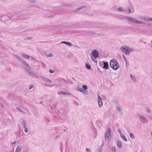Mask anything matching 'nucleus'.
Here are the masks:
<instances>
[{
    "mask_svg": "<svg viewBox=\"0 0 152 152\" xmlns=\"http://www.w3.org/2000/svg\"><path fill=\"white\" fill-rule=\"evenodd\" d=\"M110 65L114 70H117L119 67V65L117 60L114 58L112 59L110 61Z\"/></svg>",
    "mask_w": 152,
    "mask_h": 152,
    "instance_id": "nucleus-1",
    "label": "nucleus"
},
{
    "mask_svg": "<svg viewBox=\"0 0 152 152\" xmlns=\"http://www.w3.org/2000/svg\"><path fill=\"white\" fill-rule=\"evenodd\" d=\"M120 50L124 53V54L127 55H129V53L134 51L133 49L127 46H124L121 47L120 48Z\"/></svg>",
    "mask_w": 152,
    "mask_h": 152,
    "instance_id": "nucleus-2",
    "label": "nucleus"
},
{
    "mask_svg": "<svg viewBox=\"0 0 152 152\" xmlns=\"http://www.w3.org/2000/svg\"><path fill=\"white\" fill-rule=\"evenodd\" d=\"M123 18L126 19L128 21H130L132 22L138 24H146V23L142 21H139L135 18H132L131 17L127 16H124Z\"/></svg>",
    "mask_w": 152,
    "mask_h": 152,
    "instance_id": "nucleus-3",
    "label": "nucleus"
},
{
    "mask_svg": "<svg viewBox=\"0 0 152 152\" xmlns=\"http://www.w3.org/2000/svg\"><path fill=\"white\" fill-rule=\"evenodd\" d=\"M111 130L110 129H108L106 132L105 138L106 140H108V141H110L111 139V135H110V132Z\"/></svg>",
    "mask_w": 152,
    "mask_h": 152,
    "instance_id": "nucleus-4",
    "label": "nucleus"
},
{
    "mask_svg": "<svg viewBox=\"0 0 152 152\" xmlns=\"http://www.w3.org/2000/svg\"><path fill=\"white\" fill-rule=\"evenodd\" d=\"M100 66L104 69H108L109 64L107 62L101 61L100 62Z\"/></svg>",
    "mask_w": 152,
    "mask_h": 152,
    "instance_id": "nucleus-5",
    "label": "nucleus"
},
{
    "mask_svg": "<svg viewBox=\"0 0 152 152\" xmlns=\"http://www.w3.org/2000/svg\"><path fill=\"white\" fill-rule=\"evenodd\" d=\"M14 56L20 62L23 63L24 64L27 66L30 69L31 68L29 66L28 64L26 61H25L21 58L16 55H14Z\"/></svg>",
    "mask_w": 152,
    "mask_h": 152,
    "instance_id": "nucleus-6",
    "label": "nucleus"
},
{
    "mask_svg": "<svg viewBox=\"0 0 152 152\" xmlns=\"http://www.w3.org/2000/svg\"><path fill=\"white\" fill-rule=\"evenodd\" d=\"M91 55L94 59H96L99 56V53L97 50H94L92 52Z\"/></svg>",
    "mask_w": 152,
    "mask_h": 152,
    "instance_id": "nucleus-7",
    "label": "nucleus"
},
{
    "mask_svg": "<svg viewBox=\"0 0 152 152\" xmlns=\"http://www.w3.org/2000/svg\"><path fill=\"white\" fill-rule=\"evenodd\" d=\"M139 120L142 123H146L148 122V120L143 115L140 116Z\"/></svg>",
    "mask_w": 152,
    "mask_h": 152,
    "instance_id": "nucleus-8",
    "label": "nucleus"
},
{
    "mask_svg": "<svg viewBox=\"0 0 152 152\" xmlns=\"http://www.w3.org/2000/svg\"><path fill=\"white\" fill-rule=\"evenodd\" d=\"M77 90L78 91H80L85 94H88V92L87 91L81 88L78 87Z\"/></svg>",
    "mask_w": 152,
    "mask_h": 152,
    "instance_id": "nucleus-9",
    "label": "nucleus"
},
{
    "mask_svg": "<svg viewBox=\"0 0 152 152\" xmlns=\"http://www.w3.org/2000/svg\"><path fill=\"white\" fill-rule=\"evenodd\" d=\"M41 78L44 81H46V82H48L49 83H52V81L51 80L49 79L48 78H46L44 76H41Z\"/></svg>",
    "mask_w": 152,
    "mask_h": 152,
    "instance_id": "nucleus-10",
    "label": "nucleus"
},
{
    "mask_svg": "<svg viewBox=\"0 0 152 152\" xmlns=\"http://www.w3.org/2000/svg\"><path fill=\"white\" fill-rule=\"evenodd\" d=\"M21 124L23 128L28 127L26 125V121L25 120H22Z\"/></svg>",
    "mask_w": 152,
    "mask_h": 152,
    "instance_id": "nucleus-11",
    "label": "nucleus"
},
{
    "mask_svg": "<svg viewBox=\"0 0 152 152\" xmlns=\"http://www.w3.org/2000/svg\"><path fill=\"white\" fill-rule=\"evenodd\" d=\"M21 147L20 146H18L16 148L15 152H21Z\"/></svg>",
    "mask_w": 152,
    "mask_h": 152,
    "instance_id": "nucleus-12",
    "label": "nucleus"
},
{
    "mask_svg": "<svg viewBox=\"0 0 152 152\" xmlns=\"http://www.w3.org/2000/svg\"><path fill=\"white\" fill-rule=\"evenodd\" d=\"M59 94H65V95H67L69 96H70L72 95V94L70 93H69L66 92H64L63 91H60L59 92Z\"/></svg>",
    "mask_w": 152,
    "mask_h": 152,
    "instance_id": "nucleus-13",
    "label": "nucleus"
},
{
    "mask_svg": "<svg viewBox=\"0 0 152 152\" xmlns=\"http://www.w3.org/2000/svg\"><path fill=\"white\" fill-rule=\"evenodd\" d=\"M27 70V72L28 73V74L30 76H32L33 77L34 76V75L35 74L33 72H30L28 70L26 69Z\"/></svg>",
    "mask_w": 152,
    "mask_h": 152,
    "instance_id": "nucleus-14",
    "label": "nucleus"
},
{
    "mask_svg": "<svg viewBox=\"0 0 152 152\" xmlns=\"http://www.w3.org/2000/svg\"><path fill=\"white\" fill-rule=\"evenodd\" d=\"M45 54L46 56L48 57H52L53 56V54L49 52L46 53Z\"/></svg>",
    "mask_w": 152,
    "mask_h": 152,
    "instance_id": "nucleus-15",
    "label": "nucleus"
},
{
    "mask_svg": "<svg viewBox=\"0 0 152 152\" xmlns=\"http://www.w3.org/2000/svg\"><path fill=\"white\" fill-rule=\"evenodd\" d=\"M117 145L118 147L119 148H121L122 147V145L121 141H118L117 142Z\"/></svg>",
    "mask_w": 152,
    "mask_h": 152,
    "instance_id": "nucleus-16",
    "label": "nucleus"
},
{
    "mask_svg": "<svg viewBox=\"0 0 152 152\" xmlns=\"http://www.w3.org/2000/svg\"><path fill=\"white\" fill-rule=\"evenodd\" d=\"M117 10L119 11L124 12L126 10L123 9L122 7H120L117 9Z\"/></svg>",
    "mask_w": 152,
    "mask_h": 152,
    "instance_id": "nucleus-17",
    "label": "nucleus"
},
{
    "mask_svg": "<svg viewBox=\"0 0 152 152\" xmlns=\"http://www.w3.org/2000/svg\"><path fill=\"white\" fill-rule=\"evenodd\" d=\"M103 145H102L100 147L97 149V152H101L103 149Z\"/></svg>",
    "mask_w": 152,
    "mask_h": 152,
    "instance_id": "nucleus-18",
    "label": "nucleus"
},
{
    "mask_svg": "<svg viewBox=\"0 0 152 152\" xmlns=\"http://www.w3.org/2000/svg\"><path fill=\"white\" fill-rule=\"evenodd\" d=\"M86 68L90 70L91 69V66L90 64H89L88 63H86Z\"/></svg>",
    "mask_w": 152,
    "mask_h": 152,
    "instance_id": "nucleus-19",
    "label": "nucleus"
},
{
    "mask_svg": "<svg viewBox=\"0 0 152 152\" xmlns=\"http://www.w3.org/2000/svg\"><path fill=\"white\" fill-rule=\"evenodd\" d=\"M122 138L125 141H127V139L126 138V137L123 134H121V135H120Z\"/></svg>",
    "mask_w": 152,
    "mask_h": 152,
    "instance_id": "nucleus-20",
    "label": "nucleus"
},
{
    "mask_svg": "<svg viewBox=\"0 0 152 152\" xmlns=\"http://www.w3.org/2000/svg\"><path fill=\"white\" fill-rule=\"evenodd\" d=\"M86 7L85 6H82L81 7H80L79 8H77L75 10V12H78L79 11H80L81 9L85 8Z\"/></svg>",
    "mask_w": 152,
    "mask_h": 152,
    "instance_id": "nucleus-21",
    "label": "nucleus"
},
{
    "mask_svg": "<svg viewBox=\"0 0 152 152\" xmlns=\"http://www.w3.org/2000/svg\"><path fill=\"white\" fill-rule=\"evenodd\" d=\"M16 109L19 110L20 112L22 113L23 114H25L26 112L24 111L22 109H21L19 107H17L16 108Z\"/></svg>",
    "mask_w": 152,
    "mask_h": 152,
    "instance_id": "nucleus-22",
    "label": "nucleus"
},
{
    "mask_svg": "<svg viewBox=\"0 0 152 152\" xmlns=\"http://www.w3.org/2000/svg\"><path fill=\"white\" fill-rule=\"evenodd\" d=\"M148 18H145L143 17L141 18V19L144 21H145L147 22L148 21Z\"/></svg>",
    "mask_w": 152,
    "mask_h": 152,
    "instance_id": "nucleus-23",
    "label": "nucleus"
},
{
    "mask_svg": "<svg viewBox=\"0 0 152 152\" xmlns=\"http://www.w3.org/2000/svg\"><path fill=\"white\" fill-rule=\"evenodd\" d=\"M130 77L132 79V80L133 81H134V82H135L136 81V80L135 78V77L133 75H132L131 74L130 75Z\"/></svg>",
    "mask_w": 152,
    "mask_h": 152,
    "instance_id": "nucleus-24",
    "label": "nucleus"
},
{
    "mask_svg": "<svg viewBox=\"0 0 152 152\" xmlns=\"http://www.w3.org/2000/svg\"><path fill=\"white\" fill-rule=\"evenodd\" d=\"M98 104L99 107H101L102 106L103 104L102 102V100H98Z\"/></svg>",
    "mask_w": 152,
    "mask_h": 152,
    "instance_id": "nucleus-25",
    "label": "nucleus"
},
{
    "mask_svg": "<svg viewBox=\"0 0 152 152\" xmlns=\"http://www.w3.org/2000/svg\"><path fill=\"white\" fill-rule=\"evenodd\" d=\"M28 2L30 3H35L36 2L35 0H28Z\"/></svg>",
    "mask_w": 152,
    "mask_h": 152,
    "instance_id": "nucleus-26",
    "label": "nucleus"
},
{
    "mask_svg": "<svg viewBox=\"0 0 152 152\" xmlns=\"http://www.w3.org/2000/svg\"><path fill=\"white\" fill-rule=\"evenodd\" d=\"M111 150L112 152H116V149L115 148L114 146H112L111 147Z\"/></svg>",
    "mask_w": 152,
    "mask_h": 152,
    "instance_id": "nucleus-27",
    "label": "nucleus"
},
{
    "mask_svg": "<svg viewBox=\"0 0 152 152\" xmlns=\"http://www.w3.org/2000/svg\"><path fill=\"white\" fill-rule=\"evenodd\" d=\"M129 135H130V137L132 139H134V134L132 133H130V134Z\"/></svg>",
    "mask_w": 152,
    "mask_h": 152,
    "instance_id": "nucleus-28",
    "label": "nucleus"
},
{
    "mask_svg": "<svg viewBox=\"0 0 152 152\" xmlns=\"http://www.w3.org/2000/svg\"><path fill=\"white\" fill-rule=\"evenodd\" d=\"M22 56L23 57L26 58H29V56L28 55L25 54H23L22 55Z\"/></svg>",
    "mask_w": 152,
    "mask_h": 152,
    "instance_id": "nucleus-29",
    "label": "nucleus"
},
{
    "mask_svg": "<svg viewBox=\"0 0 152 152\" xmlns=\"http://www.w3.org/2000/svg\"><path fill=\"white\" fill-rule=\"evenodd\" d=\"M125 62H126V68H127L129 66V62L127 61H125Z\"/></svg>",
    "mask_w": 152,
    "mask_h": 152,
    "instance_id": "nucleus-30",
    "label": "nucleus"
},
{
    "mask_svg": "<svg viewBox=\"0 0 152 152\" xmlns=\"http://www.w3.org/2000/svg\"><path fill=\"white\" fill-rule=\"evenodd\" d=\"M82 88H83L85 90L87 89L88 88L87 86H86L85 85H83L82 86Z\"/></svg>",
    "mask_w": 152,
    "mask_h": 152,
    "instance_id": "nucleus-31",
    "label": "nucleus"
},
{
    "mask_svg": "<svg viewBox=\"0 0 152 152\" xmlns=\"http://www.w3.org/2000/svg\"><path fill=\"white\" fill-rule=\"evenodd\" d=\"M117 109L119 112L121 111V108L120 107H117Z\"/></svg>",
    "mask_w": 152,
    "mask_h": 152,
    "instance_id": "nucleus-32",
    "label": "nucleus"
},
{
    "mask_svg": "<svg viewBox=\"0 0 152 152\" xmlns=\"http://www.w3.org/2000/svg\"><path fill=\"white\" fill-rule=\"evenodd\" d=\"M25 129L24 131L26 133H27L28 132V130L27 129V127L24 128Z\"/></svg>",
    "mask_w": 152,
    "mask_h": 152,
    "instance_id": "nucleus-33",
    "label": "nucleus"
},
{
    "mask_svg": "<svg viewBox=\"0 0 152 152\" xmlns=\"http://www.w3.org/2000/svg\"><path fill=\"white\" fill-rule=\"evenodd\" d=\"M49 72L50 73L52 74V73H54V72H55V71L53 70L50 69L49 70Z\"/></svg>",
    "mask_w": 152,
    "mask_h": 152,
    "instance_id": "nucleus-34",
    "label": "nucleus"
},
{
    "mask_svg": "<svg viewBox=\"0 0 152 152\" xmlns=\"http://www.w3.org/2000/svg\"><path fill=\"white\" fill-rule=\"evenodd\" d=\"M45 120L46 121H47V122L48 123L49 122V119L48 118V117H45Z\"/></svg>",
    "mask_w": 152,
    "mask_h": 152,
    "instance_id": "nucleus-35",
    "label": "nucleus"
},
{
    "mask_svg": "<svg viewBox=\"0 0 152 152\" xmlns=\"http://www.w3.org/2000/svg\"><path fill=\"white\" fill-rule=\"evenodd\" d=\"M67 45L69 46H71L72 45V44L71 43L69 42H67V44H66Z\"/></svg>",
    "mask_w": 152,
    "mask_h": 152,
    "instance_id": "nucleus-36",
    "label": "nucleus"
},
{
    "mask_svg": "<svg viewBox=\"0 0 152 152\" xmlns=\"http://www.w3.org/2000/svg\"><path fill=\"white\" fill-rule=\"evenodd\" d=\"M101 100H102L100 96L99 95V94L98 95V100L101 101Z\"/></svg>",
    "mask_w": 152,
    "mask_h": 152,
    "instance_id": "nucleus-37",
    "label": "nucleus"
},
{
    "mask_svg": "<svg viewBox=\"0 0 152 152\" xmlns=\"http://www.w3.org/2000/svg\"><path fill=\"white\" fill-rule=\"evenodd\" d=\"M86 150L87 152H91V150L90 148H86Z\"/></svg>",
    "mask_w": 152,
    "mask_h": 152,
    "instance_id": "nucleus-38",
    "label": "nucleus"
},
{
    "mask_svg": "<svg viewBox=\"0 0 152 152\" xmlns=\"http://www.w3.org/2000/svg\"><path fill=\"white\" fill-rule=\"evenodd\" d=\"M123 58L124 59V60L125 61H127V60H126V58L125 56L124 55H123L122 56Z\"/></svg>",
    "mask_w": 152,
    "mask_h": 152,
    "instance_id": "nucleus-39",
    "label": "nucleus"
},
{
    "mask_svg": "<svg viewBox=\"0 0 152 152\" xmlns=\"http://www.w3.org/2000/svg\"><path fill=\"white\" fill-rule=\"evenodd\" d=\"M66 42V41H62L61 43H63V44H67V42Z\"/></svg>",
    "mask_w": 152,
    "mask_h": 152,
    "instance_id": "nucleus-40",
    "label": "nucleus"
},
{
    "mask_svg": "<svg viewBox=\"0 0 152 152\" xmlns=\"http://www.w3.org/2000/svg\"><path fill=\"white\" fill-rule=\"evenodd\" d=\"M118 132L119 133H120V135H121V134H122L121 133V130H120V129H118Z\"/></svg>",
    "mask_w": 152,
    "mask_h": 152,
    "instance_id": "nucleus-41",
    "label": "nucleus"
},
{
    "mask_svg": "<svg viewBox=\"0 0 152 152\" xmlns=\"http://www.w3.org/2000/svg\"><path fill=\"white\" fill-rule=\"evenodd\" d=\"M33 77H34L35 78H37V79L38 78V76L37 75H35V74L34 75V76H33Z\"/></svg>",
    "mask_w": 152,
    "mask_h": 152,
    "instance_id": "nucleus-42",
    "label": "nucleus"
},
{
    "mask_svg": "<svg viewBox=\"0 0 152 152\" xmlns=\"http://www.w3.org/2000/svg\"><path fill=\"white\" fill-rule=\"evenodd\" d=\"M152 21V18H149L148 21Z\"/></svg>",
    "mask_w": 152,
    "mask_h": 152,
    "instance_id": "nucleus-43",
    "label": "nucleus"
},
{
    "mask_svg": "<svg viewBox=\"0 0 152 152\" xmlns=\"http://www.w3.org/2000/svg\"><path fill=\"white\" fill-rule=\"evenodd\" d=\"M128 12L129 13H131L132 12V10H131L129 8L128 10Z\"/></svg>",
    "mask_w": 152,
    "mask_h": 152,
    "instance_id": "nucleus-44",
    "label": "nucleus"
},
{
    "mask_svg": "<svg viewBox=\"0 0 152 152\" xmlns=\"http://www.w3.org/2000/svg\"><path fill=\"white\" fill-rule=\"evenodd\" d=\"M33 87V86L32 85H31L29 87V89L31 90V88H32Z\"/></svg>",
    "mask_w": 152,
    "mask_h": 152,
    "instance_id": "nucleus-45",
    "label": "nucleus"
},
{
    "mask_svg": "<svg viewBox=\"0 0 152 152\" xmlns=\"http://www.w3.org/2000/svg\"><path fill=\"white\" fill-rule=\"evenodd\" d=\"M0 105L2 107H4V105L2 103H0Z\"/></svg>",
    "mask_w": 152,
    "mask_h": 152,
    "instance_id": "nucleus-46",
    "label": "nucleus"
},
{
    "mask_svg": "<svg viewBox=\"0 0 152 152\" xmlns=\"http://www.w3.org/2000/svg\"><path fill=\"white\" fill-rule=\"evenodd\" d=\"M147 111L148 113H150L151 112V110L149 109H147Z\"/></svg>",
    "mask_w": 152,
    "mask_h": 152,
    "instance_id": "nucleus-47",
    "label": "nucleus"
},
{
    "mask_svg": "<svg viewBox=\"0 0 152 152\" xmlns=\"http://www.w3.org/2000/svg\"><path fill=\"white\" fill-rule=\"evenodd\" d=\"M100 72L101 73H102V74H103V72H102V71H100Z\"/></svg>",
    "mask_w": 152,
    "mask_h": 152,
    "instance_id": "nucleus-48",
    "label": "nucleus"
},
{
    "mask_svg": "<svg viewBox=\"0 0 152 152\" xmlns=\"http://www.w3.org/2000/svg\"><path fill=\"white\" fill-rule=\"evenodd\" d=\"M27 38L29 39H32V38L31 37L29 38Z\"/></svg>",
    "mask_w": 152,
    "mask_h": 152,
    "instance_id": "nucleus-49",
    "label": "nucleus"
},
{
    "mask_svg": "<svg viewBox=\"0 0 152 152\" xmlns=\"http://www.w3.org/2000/svg\"><path fill=\"white\" fill-rule=\"evenodd\" d=\"M16 143V142H14L12 144H15Z\"/></svg>",
    "mask_w": 152,
    "mask_h": 152,
    "instance_id": "nucleus-50",
    "label": "nucleus"
},
{
    "mask_svg": "<svg viewBox=\"0 0 152 152\" xmlns=\"http://www.w3.org/2000/svg\"><path fill=\"white\" fill-rule=\"evenodd\" d=\"M151 44L152 45V41H151Z\"/></svg>",
    "mask_w": 152,
    "mask_h": 152,
    "instance_id": "nucleus-51",
    "label": "nucleus"
},
{
    "mask_svg": "<svg viewBox=\"0 0 152 152\" xmlns=\"http://www.w3.org/2000/svg\"><path fill=\"white\" fill-rule=\"evenodd\" d=\"M151 134L152 135V132L151 133Z\"/></svg>",
    "mask_w": 152,
    "mask_h": 152,
    "instance_id": "nucleus-52",
    "label": "nucleus"
},
{
    "mask_svg": "<svg viewBox=\"0 0 152 152\" xmlns=\"http://www.w3.org/2000/svg\"><path fill=\"white\" fill-rule=\"evenodd\" d=\"M92 59L93 60H94V59H93V58H92Z\"/></svg>",
    "mask_w": 152,
    "mask_h": 152,
    "instance_id": "nucleus-53",
    "label": "nucleus"
}]
</instances>
